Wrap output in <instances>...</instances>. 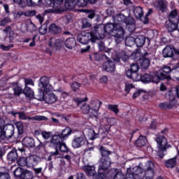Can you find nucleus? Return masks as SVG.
<instances>
[{
  "instance_id": "nucleus-37",
  "label": "nucleus",
  "mask_w": 179,
  "mask_h": 179,
  "mask_svg": "<svg viewBox=\"0 0 179 179\" xmlns=\"http://www.w3.org/2000/svg\"><path fill=\"white\" fill-rule=\"evenodd\" d=\"M49 31L52 34H59L62 31V29L55 24H52L49 26Z\"/></svg>"
},
{
  "instance_id": "nucleus-51",
  "label": "nucleus",
  "mask_w": 179,
  "mask_h": 179,
  "mask_svg": "<svg viewBox=\"0 0 179 179\" xmlns=\"http://www.w3.org/2000/svg\"><path fill=\"white\" fill-rule=\"evenodd\" d=\"M41 135L43 138V139H50V138L52 136V132L42 131L41 132Z\"/></svg>"
},
{
  "instance_id": "nucleus-59",
  "label": "nucleus",
  "mask_w": 179,
  "mask_h": 179,
  "mask_svg": "<svg viewBox=\"0 0 179 179\" xmlns=\"http://www.w3.org/2000/svg\"><path fill=\"white\" fill-rule=\"evenodd\" d=\"M130 70L134 73H138V71H139V66L138 65V64H133L130 67Z\"/></svg>"
},
{
  "instance_id": "nucleus-6",
  "label": "nucleus",
  "mask_w": 179,
  "mask_h": 179,
  "mask_svg": "<svg viewBox=\"0 0 179 179\" xmlns=\"http://www.w3.org/2000/svg\"><path fill=\"white\" fill-rule=\"evenodd\" d=\"M98 48L99 51H105V52H107L108 55L111 57L112 59L116 62H120V59H122L124 62H127V61H128V58H129V55H127L125 52L117 53L114 49H108L106 48V45L103 41L99 42Z\"/></svg>"
},
{
  "instance_id": "nucleus-62",
  "label": "nucleus",
  "mask_w": 179,
  "mask_h": 179,
  "mask_svg": "<svg viewBox=\"0 0 179 179\" xmlns=\"http://www.w3.org/2000/svg\"><path fill=\"white\" fill-rule=\"evenodd\" d=\"M13 47H14L13 44H10L7 46H6L4 45H0V48L3 51H9V50H10V48H13Z\"/></svg>"
},
{
  "instance_id": "nucleus-5",
  "label": "nucleus",
  "mask_w": 179,
  "mask_h": 179,
  "mask_svg": "<svg viewBox=\"0 0 179 179\" xmlns=\"http://www.w3.org/2000/svg\"><path fill=\"white\" fill-rule=\"evenodd\" d=\"M113 19L115 24H117V26H121L122 23H125L130 33H132V31H135L136 29V22L131 16L126 17L125 15H124V14L120 13L116 15L115 16H113Z\"/></svg>"
},
{
  "instance_id": "nucleus-61",
  "label": "nucleus",
  "mask_w": 179,
  "mask_h": 179,
  "mask_svg": "<svg viewBox=\"0 0 179 179\" xmlns=\"http://www.w3.org/2000/svg\"><path fill=\"white\" fill-rule=\"evenodd\" d=\"M159 108H161V110H170L168 102H164V103H159Z\"/></svg>"
},
{
  "instance_id": "nucleus-14",
  "label": "nucleus",
  "mask_w": 179,
  "mask_h": 179,
  "mask_svg": "<svg viewBox=\"0 0 179 179\" xmlns=\"http://www.w3.org/2000/svg\"><path fill=\"white\" fill-rule=\"evenodd\" d=\"M1 135H3L5 138L10 139L15 134V125L12 124H4L3 129L0 131Z\"/></svg>"
},
{
  "instance_id": "nucleus-43",
  "label": "nucleus",
  "mask_w": 179,
  "mask_h": 179,
  "mask_svg": "<svg viewBox=\"0 0 179 179\" xmlns=\"http://www.w3.org/2000/svg\"><path fill=\"white\" fill-rule=\"evenodd\" d=\"M43 3V0H27V6H38Z\"/></svg>"
},
{
  "instance_id": "nucleus-27",
  "label": "nucleus",
  "mask_w": 179,
  "mask_h": 179,
  "mask_svg": "<svg viewBox=\"0 0 179 179\" xmlns=\"http://www.w3.org/2000/svg\"><path fill=\"white\" fill-rule=\"evenodd\" d=\"M106 121L108 122V124L103 127V129H105V132H108V131H110V128L117 124V120L114 117H109L106 120Z\"/></svg>"
},
{
  "instance_id": "nucleus-24",
  "label": "nucleus",
  "mask_w": 179,
  "mask_h": 179,
  "mask_svg": "<svg viewBox=\"0 0 179 179\" xmlns=\"http://www.w3.org/2000/svg\"><path fill=\"white\" fill-rule=\"evenodd\" d=\"M84 171L87 176L89 177H93L96 174V168L94 166L85 165L83 166Z\"/></svg>"
},
{
  "instance_id": "nucleus-29",
  "label": "nucleus",
  "mask_w": 179,
  "mask_h": 179,
  "mask_svg": "<svg viewBox=\"0 0 179 179\" xmlns=\"http://www.w3.org/2000/svg\"><path fill=\"white\" fill-rule=\"evenodd\" d=\"M99 150H100V152L101 153V156H102V157L100 159V163H101L102 159H104V160H107L108 159L111 163V159H110V157H108V156H110L111 152H110V151L107 150V149H106V148H104V147H101L99 148Z\"/></svg>"
},
{
  "instance_id": "nucleus-11",
  "label": "nucleus",
  "mask_w": 179,
  "mask_h": 179,
  "mask_svg": "<svg viewBox=\"0 0 179 179\" xmlns=\"http://www.w3.org/2000/svg\"><path fill=\"white\" fill-rule=\"evenodd\" d=\"M148 55H149V54L145 52L142 58H140L141 53L136 51L131 53V58L134 59V61H138L141 66L143 69H146L149 68V65H150V58L148 57Z\"/></svg>"
},
{
  "instance_id": "nucleus-58",
  "label": "nucleus",
  "mask_w": 179,
  "mask_h": 179,
  "mask_svg": "<svg viewBox=\"0 0 179 179\" xmlns=\"http://www.w3.org/2000/svg\"><path fill=\"white\" fill-rule=\"evenodd\" d=\"M108 108L110 110V111L115 113V114H118V113H120V110H118V106L117 105H109Z\"/></svg>"
},
{
  "instance_id": "nucleus-35",
  "label": "nucleus",
  "mask_w": 179,
  "mask_h": 179,
  "mask_svg": "<svg viewBox=\"0 0 179 179\" xmlns=\"http://www.w3.org/2000/svg\"><path fill=\"white\" fill-rule=\"evenodd\" d=\"M23 93L26 97H29V99H34V91H33L29 86L24 87Z\"/></svg>"
},
{
  "instance_id": "nucleus-21",
  "label": "nucleus",
  "mask_w": 179,
  "mask_h": 179,
  "mask_svg": "<svg viewBox=\"0 0 179 179\" xmlns=\"http://www.w3.org/2000/svg\"><path fill=\"white\" fill-rule=\"evenodd\" d=\"M102 68L106 72H114L115 71V64L111 60H108L103 63Z\"/></svg>"
},
{
  "instance_id": "nucleus-9",
  "label": "nucleus",
  "mask_w": 179,
  "mask_h": 179,
  "mask_svg": "<svg viewBox=\"0 0 179 179\" xmlns=\"http://www.w3.org/2000/svg\"><path fill=\"white\" fill-rule=\"evenodd\" d=\"M111 166V162L108 158L106 160L102 159L101 163L99 164L98 173L94 174L92 176L94 179H107V176L108 174V167Z\"/></svg>"
},
{
  "instance_id": "nucleus-47",
  "label": "nucleus",
  "mask_w": 179,
  "mask_h": 179,
  "mask_svg": "<svg viewBox=\"0 0 179 179\" xmlns=\"http://www.w3.org/2000/svg\"><path fill=\"white\" fill-rule=\"evenodd\" d=\"M14 176L15 177H17V178H21L23 177V171H22V168L17 167L15 171H14Z\"/></svg>"
},
{
  "instance_id": "nucleus-40",
  "label": "nucleus",
  "mask_w": 179,
  "mask_h": 179,
  "mask_svg": "<svg viewBox=\"0 0 179 179\" xmlns=\"http://www.w3.org/2000/svg\"><path fill=\"white\" fill-rule=\"evenodd\" d=\"M134 13L136 19H142L143 17V9L142 7H136L134 8Z\"/></svg>"
},
{
  "instance_id": "nucleus-26",
  "label": "nucleus",
  "mask_w": 179,
  "mask_h": 179,
  "mask_svg": "<svg viewBox=\"0 0 179 179\" xmlns=\"http://www.w3.org/2000/svg\"><path fill=\"white\" fill-rule=\"evenodd\" d=\"M72 134V129L70 127H66L62 131L61 134L59 135L61 136L63 141H66L71 136Z\"/></svg>"
},
{
  "instance_id": "nucleus-20",
  "label": "nucleus",
  "mask_w": 179,
  "mask_h": 179,
  "mask_svg": "<svg viewBox=\"0 0 179 179\" xmlns=\"http://www.w3.org/2000/svg\"><path fill=\"white\" fill-rule=\"evenodd\" d=\"M154 6L157 10H160V12H166L167 9V1L164 0L156 1L154 3Z\"/></svg>"
},
{
  "instance_id": "nucleus-63",
  "label": "nucleus",
  "mask_w": 179,
  "mask_h": 179,
  "mask_svg": "<svg viewBox=\"0 0 179 179\" xmlns=\"http://www.w3.org/2000/svg\"><path fill=\"white\" fill-rule=\"evenodd\" d=\"M40 34L42 36H44V34H47V26L45 25H42L38 30Z\"/></svg>"
},
{
  "instance_id": "nucleus-3",
  "label": "nucleus",
  "mask_w": 179,
  "mask_h": 179,
  "mask_svg": "<svg viewBox=\"0 0 179 179\" xmlns=\"http://www.w3.org/2000/svg\"><path fill=\"white\" fill-rule=\"evenodd\" d=\"M39 87L43 89L45 93V102L47 104H54L58 101V96L55 94L51 93L55 92L52 85L50 83V78L47 76H43L40 78L38 82Z\"/></svg>"
},
{
  "instance_id": "nucleus-50",
  "label": "nucleus",
  "mask_w": 179,
  "mask_h": 179,
  "mask_svg": "<svg viewBox=\"0 0 179 179\" xmlns=\"http://www.w3.org/2000/svg\"><path fill=\"white\" fill-rule=\"evenodd\" d=\"M17 163L21 167H24L26 166L27 167V158L21 157L19 159V160L17 161Z\"/></svg>"
},
{
  "instance_id": "nucleus-2",
  "label": "nucleus",
  "mask_w": 179,
  "mask_h": 179,
  "mask_svg": "<svg viewBox=\"0 0 179 179\" xmlns=\"http://www.w3.org/2000/svg\"><path fill=\"white\" fill-rule=\"evenodd\" d=\"M171 72V68L170 66H164V68L159 70L157 72L150 73L149 74H144L143 76H139L138 79L143 83L147 85L148 83H159L160 80H171V76L170 73Z\"/></svg>"
},
{
  "instance_id": "nucleus-8",
  "label": "nucleus",
  "mask_w": 179,
  "mask_h": 179,
  "mask_svg": "<svg viewBox=\"0 0 179 179\" xmlns=\"http://www.w3.org/2000/svg\"><path fill=\"white\" fill-rule=\"evenodd\" d=\"M91 106V108H90ZM101 106V101L99 100H92L90 105L85 103L81 107V111L84 114H91L92 117L97 118L99 115V110Z\"/></svg>"
},
{
  "instance_id": "nucleus-36",
  "label": "nucleus",
  "mask_w": 179,
  "mask_h": 179,
  "mask_svg": "<svg viewBox=\"0 0 179 179\" xmlns=\"http://www.w3.org/2000/svg\"><path fill=\"white\" fill-rule=\"evenodd\" d=\"M165 165L169 169H173V167H176V166H177V156H175L172 159H168L165 162Z\"/></svg>"
},
{
  "instance_id": "nucleus-18",
  "label": "nucleus",
  "mask_w": 179,
  "mask_h": 179,
  "mask_svg": "<svg viewBox=\"0 0 179 179\" xmlns=\"http://www.w3.org/2000/svg\"><path fill=\"white\" fill-rule=\"evenodd\" d=\"M166 27L169 33H173V31H176V30H178V33L179 34V20L177 22L169 20L166 22Z\"/></svg>"
},
{
  "instance_id": "nucleus-32",
  "label": "nucleus",
  "mask_w": 179,
  "mask_h": 179,
  "mask_svg": "<svg viewBox=\"0 0 179 179\" xmlns=\"http://www.w3.org/2000/svg\"><path fill=\"white\" fill-rule=\"evenodd\" d=\"M64 44L66 48L69 50H72V48L76 45V41L74 39V38H69L65 41Z\"/></svg>"
},
{
  "instance_id": "nucleus-56",
  "label": "nucleus",
  "mask_w": 179,
  "mask_h": 179,
  "mask_svg": "<svg viewBox=\"0 0 179 179\" xmlns=\"http://www.w3.org/2000/svg\"><path fill=\"white\" fill-rule=\"evenodd\" d=\"M11 20L9 17H6L3 20H0V26H5L8 24V23H10Z\"/></svg>"
},
{
  "instance_id": "nucleus-30",
  "label": "nucleus",
  "mask_w": 179,
  "mask_h": 179,
  "mask_svg": "<svg viewBox=\"0 0 179 179\" xmlns=\"http://www.w3.org/2000/svg\"><path fill=\"white\" fill-rule=\"evenodd\" d=\"M22 145L27 148H34V139L31 137H25L22 140Z\"/></svg>"
},
{
  "instance_id": "nucleus-34",
  "label": "nucleus",
  "mask_w": 179,
  "mask_h": 179,
  "mask_svg": "<svg viewBox=\"0 0 179 179\" xmlns=\"http://www.w3.org/2000/svg\"><path fill=\"white\" fill-rule=\"evenodd\" d=\"M126 76L129 79H132L134 82H138V80H139V75L136 73H134L131 69L126 72Z\"/></svg>"
},
{
  "instance_id": "nucleus-7",
  "label": "nucleus",
  "mask_w": 179,
  "mask_h": 179,
  "mask_svg": "<svg viewBox=\"0 0 179 179\" xmlns=\"http://www.w3.org/2000/svg\"><path fill=\"white\" fill-rule=\"evenodd\" d=\"M43 5L52 8L45 10V13H62L66 10L64 0H43Z\"/></svg>"
},
{
  "instance_id": "nucleus-33",
  "label": "nucleus",
  "mask_w": 179,
  "mask_h": 179,
  "mask_svg": "<svg viewBox=\"0 0 179 179\" xmlns=\"http://www.w3.org/2000/svg\"><path fill=\"white\" fill-rule=\"evenodd\" d=\"M8 162H16L17 160V151L15 149L12 150L7 155Z\"/></svg>"
},
{
  "instance_id": "nucleus-4",
  "label": "nucleus",
  "mask_w": 179,
  "mask_h": 179,
  "mask_svg": "<svg viewBox=\"0 0 179 179\" xmlns=\"http://www.w3.org/2000/svg\"><path fill=\"white\" fill-rule=\"evenodd\" d=\"M100 31H101L100 26L95 25L92 28L91 32H83L78 35L77 40L83 45L87 44L88 43H96L99 38H101Z\"/></svg>"
},
{
  "instance_id": "nucleus-38",
  "label": "nucleus",
  "mask_w": 179,
  "mask_h": 179,
  "mask_svg": "<svg viewBox=\"0 0 179 179\" xmlns=\"http://www.w3.org/2000/svg\"><path fill=\"white\" fill-rule=\"evenodd\" d=\"M87 136L89 139H91V141H94V139H97V138H100V134L96 133V131L92 129H88Z\"/></svg>"
},
{
  "instance_id": "nucleus-23",
  "label": "nucleus",
  "mask_w": 179,
  "mask_h": 179,
  "mask_svg": "<svg viewBox=\"0 0 179 179\" xmlns=\"http://www.w3.org/2000/svg\"><path fill=\"white\" fill-rule=\"evenodd\" d=\"M117 24L115 22L113 23H108L104 26V31L105 33H108V34H113L114 30H115L117 27Z\"/></svg>"
},
{
  "instance_id": "nucleus-39",
  "label": "nucleus",
  "mask_w": 179,
  "mask_h": 179,
  "mask_svg": "<svg viewBox=\"0 0 179 179\" xmlns=\"http://www.w3.org/2000/svg\"><path fill=\"white\" fill-rule=\"evenodd\" d=\"M148 140H146V137L143 136H140L139 138L136 141V145L138 148H142V146H145Z\"/></svg>"
},
{
  "instance_id": "nucleus-48",
  "label": "nucleus",
  "mask_w": 179,
  "mask_h": 179,
  "mask_svg": "<svg viewBox=\"0 0 179 179\" xmlns=\"http://www.w3.org/2000/svg\"><path fill=\"white\" fill-rule=\"evenodd\" d=\"M82 29H89V27H92V23H90L87 18H83L82 20Z\"/></svg>"
},
{
  "instance_id": "nucleus-31",
  "label": "nucleus",
  "mask_w": 179,
  "mask_h": 179,
  "mask_svg": "<svg viewBox=\"0 0 179 179\" xmlns=\"http://www.w3.org/2000/svg\"><path fill=\"white\" fill-rule=\"evenodd\" d=\"M76 6H78V4H76V0H65L64 7L66 9L72 10V9H75Z\"/></svg>"
},
{
  "instance_id": "nucleus-42",
  "label": "nucleus",
  "mask_w": 179,
  "mask_h": 179,
  "mask_svg": "<svg viewBox=\"0 0 179 179\" xmlns=\"http://www.w3.org/2000/svg\"><path fill=\"white\" fill-rule=\"evenodd\" d=\"M45 92H44V89L41 87L38 89V92L37 95V99L39 100V101H45V94H44Z\"/></svg>"
},
{
  "instance_id": "nucleus-25",
  "label": "nucleus",
  "mask_w": 179,
  "mask_h": 179,
  "mask_svg": "<svg viewBox=\"0 0 179 179\" xmlns=\"http://www.w3.org/2000/svg\"><path fill=\"white\" fill-rule=\"evenodd\" d=\"M135 44L136 47L141 48L145 45V43H146V37L143 35H138L136 38H134Z\"/></svg>"
},
{
  "instance_id": "nucleus-54",
  "label": "nucleus",
  "mask_w": 179,
  "mask_h": 179,
  "mask_svg": "<svg viewBox=\"0 0 179 179\" xmlns=\"http://www.w3.org/2000/svg\"><path fill=\"white\" fill-rule=\"evenodd\" d=\"M55 92H57V93H59L62 99H66V97H68V93L64 91V89L62 88H59L56 90Z\"/></svg>"
},
{
  "instance_id": "nucleus-12",
  "label": "nucleus",
  "mask_w": 179,
  "mask_h": 179,
  "mask_svg": "<svg viewBox=\"0 0 179 179\" xmlns=\"http://www.w3.org/2000/svg\"><path fill=\"white\" fill-rule=\"evenodd\" d=\"M173 94H176V97L179 99V87L176 86V87L173 88L172 92H169L168 94L167 98L169 99V101L168 104L169 106V110L177 106V100H176V96Z\"/></svg>"
},
{
  "instance_id": "nucleus-44",
  "label": "nucleus",
  "mask_w": 179,
  "mask_h": 179,
  "mask_svg": "<svg viewBox=\"0 0 179 179\" xmlns=\"http://www.w3.org/2000/svg\"><path fill=\"white\" fill-rule=\"evenodd\" d=\"M125 44L127 47H132L135 44V38L134 36H128L125 39Z\"/></svg>"
},
{
  "instance_id": "nucleus-13",
  "label": "nucleus",
  "mask_w": 179,
  "mask_h": 179,
  "mask_svg": "<svg viewBox=\"0 0 179 179\" xmlns=\"http://www.w3.org/2000/svg\"><path fill=\"white\" fill-rule=\"evenodd\" d=\"M87 138L85 135L80 136H75L72 141V146L74 149H78V148H82L85 145H87Z\"/></svg>"
},
{
  "instance_id": "nucleus-52",
  "label": "nucleus",
  "mask_w": 179,
  "mask_h": 179,
  "mask_svg": "<svg viewBox=\"0 0 179 179\" xmlns=\"http://www.w3.org/2000/svg\"><path fill=\"white\" fill-rule=\"evenodd\" d=\"M15 127L18 131L19 135H22V134H23V123L22 122H17Z\"/></svg>"
},
{
  "instance_id": "nucleus-57",
  "label": "nucleus",
  "mask_w": 179,
  "mask_h": 179,
  "mask_svg": "<svg viewBox=\"0 0 179 179\" xmlns=\"http://www.w3.org/2000/svg\"><path fill=\"white\" fill-rule=\"evenodd\" d=\"M73 101L76 103L77 106H79L81 103H83V101H87V97L85 98H79V97H76L73 99Z\"/></svg>"
},
{
  "instance_id": "nucleus-16",
  "label": "nucleus",
  "mask_w": 179,
  "mask_h": 179,
  "mask_svg": "<svg viewBox=\"0 0 179 179\" xmlns=\"http://www.w3.org/2000/svg\"><path fill=\"white\" fill-rule=\"evenodd\" d=\"M107 179H125V176L117 169H112L108 172Z\"/></svg>"
},
{
  "instance_id": "nucleus-19",
  "label": "nucleus",
  "mask_w": 179,
  "mask_h": 179,
  "mask_svg": "<svg viewBox=\"0 0 179 179\" xmlns=\"http://www.w3.org/2000/svg\"><path fill=\"white\" fill-rule=\"evenodd\" d=\"M64 45V41L61 39H56L55 38H50L49 41V46L51 48H55V50H58V48H61Z\"/></svg>"
},
{
  "instance_id": "nucleus-49",
  "label": "nucleus",
  "mask_w": 179,
  "mask_h": 179,
  "mask_svg": "<svg viewBox=\"0 0 179 179\" xmlns=\"http://www.w3.org/2000/svg\"><path fill=\"white\" fill-rule=\"evenodd\" d=\"M21 179H33V173L30 171H25Z\"/></svg>"
},
{
  "instance_id": "nucleus-28",
  "label": "nucleus",
  "mask_w": 179,
  "mask_h": 179,
  "mask_svg": "<svg viewBox=\"0 0 179 179\" xmlns=\"http://www.w3.org/2000/svg\"><path fill=\"white\" fill-rule=\"evenodd\" d=\"M78 8H85L89 3H96L97 0H76Z\"/></svg>"
},
{
  "instance_id": "nucleus-55",
  "label": "nucleus",
  "mask_w": 179,
  "mask_h": 179,
  "mask_svg": "<svg viewBox=\"0 0 179 179\" xmlns=\"http://www.w3.org/2000/svg\"><path fill=\"white\" fill-rule=\"evenodd\" d=\"M13 92L15 96H20L23 93V89L21 87L17 86L13 88Z\"/></svg>"
},
{
  "instance_id": "nucleus-53",
  "label": "nucleus",
  "mask_w": 179,
  "mask_h": 179,
  "mask_svg": "<svg viewBox=\"0 0 179 179\" xmlns=\"http://www.w3.org/2000/svg\"><path fill=\"white\" fill-rule=\"evenodd\" d=\"M37 30V27L33 23L30 22V24L27 27V31H29V33H33V31H36Z\"/></svg>"
},
{
  "instance_id": "nucleus-22",
  "label": "nucleus",
  "mask_w": 179,
  "mask_h": 179,
  "mask_svg": "<svg viewBox=\"0 0 179 179\" xmlns=\"http://www.w3.org/2000/svg\"><path fill=\"white\" fill-rule=\"evenodd\" d=\"M64 140H62V137H61L59 134H55L52 136L50 142L57 148L58 146L64 142Z\"/></svg>"
},
{
  "instance_id": "nucleus-10",
  "label": "nucleus",
  "mask_w": 179,
  "mask_h": 179,
  "mask_svg": "<svg viewBox=\"0 0 179 179\" xmlns=\"http://www.w3.org/2000/svg\"><path fill=\"white\" fill-rule=\"evenodd\" d=\"M156 142L157 143L159 157L161 159H163L165 155L164 152L166 150H167V149H169V148H170V145L167 142V138H166L164 136H157Z\"/></svg>"
},
{
  "instance_id": "nucleus-46",
  "label": "nucleus",
  "mask_w": 179,
  "mask_h": 179,
  "mask_svg": "<svg viewBox=\"0 0 179 179\" xmlns=\"http://www.w3.org/2000/svg\"><path fill=\"white\" fill-rule=\"evenodd\" d=\"M57 149H59L60 152L62 153L69 152V148H68L66 144L64 141L57 146Z\"/></svg>"
},
{
  "instance_id": "nucleus-17",
  "label": "nucleus",
  "mask_w": 179,
  "mask_h": 179,
  "mask_svg": "<svg viewBox=\"0 0 179 179\" xmlns=\"http://www.w3.org/2000/svg\"><path fill=\"white\" fill-rule=\"evenodd\" d=\"M27 167H35L41 162V158L37 155H30L27 157Z\"/></svg>"
},
{
  "instance_id": "nucleus-1",
  "label": "nucleus",
  "mask_w": 179,
  "mask_h": 179,
  "mask_svg": "<svg viewBox=\"0 0 179 179\" xmlns=\"http://www.w3.org/2000/svg\"><path fill=\"white\" fill-rule=\"evenodd\" d=\"M142 164L132 169H127L126 179H153L155 177V164L152 161L145 163V170H143Z\"/></svg>"
},
{
  "instance_id": "nucleus-60",
  "label": "nucleus",
  "mask_w": 179,
  "mask_h": 179,
  "mask_svg": "<svg viewBox=\"0 0 179 179\" xmlns=\"http://www.w3.org/2000/svg\"><path fill=\"white\" fill-rule=\"evenodd\" d=\"M34 86V81L31 78H24V86Z\"/></svg>"
},
{
  "instance_id": "nucleus-15",
  "label": "nucleus",
  "mask_w": 179,
  "mask_h": 179,
  "mask_svg": "<svg viewBox=\"0 0 179 179\" xmlns=\"http://www.w3.org/2000/svg\"><path fill=\"white\" fill-rule=\"evenodd\" d=\"M124 34H125L124 28L120 25H118L112 34V36L115 38V41L117 44H120V42L124 40Z\"/></svg>"
},
{
  "instance_id": "nucleus-64",
  "label": "nucleus",
  "mask_w": 179,
  "mask_h": 179,
  "mask_svg": "<svg viewBox=\"0 0 179 179\" xmlns=\"http://www.w3.org/2000/svg\"><path fill=\"white\" fill-rule=\"evenodd\" d=\"M131 89H134V85L131 83H126L125 88H124V91L126 92V93H129V92L131 91Z\"/></svg>"
},
{
  "instance_id": "nucleus-45",
  "label": "nucleus",
  "mask_w": 179,
  "mask_h": 179,
  "mask_svg": "<svg viewBox=\"0 0 179 179\" xmlns=\"http://www.w3.org/2000/svg\"><path fill=\"white\" fill-rule=\"evenodd\" d=\"M29 120H31V121H47L48 118L43 115H35L29 117Z\"/></svg>"
},
{
  "instance_id": "nucleus-41",
  "label": "nucleus",
  "mask_w": 179,
  "mask_h": 179,
  "mask_svg": "<svg viewBox=\"0 0 179 179\" xmlns=\"http://www.w3.org/2000/svg\"><path fill=\"white\" fill-rule=\"evenodd\" d=\"M80 12H83L84 13L88 14L87 17L89 19H94L96 16V10L92 9H82Z\"/></svg>"
}]
</instances>
